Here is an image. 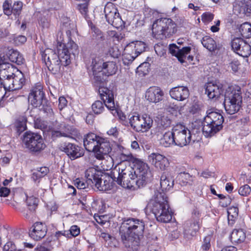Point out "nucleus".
<instances>
[{"label":"nucleus","instance_id":"29","mask_svg":"<svg viewBox=\"0 0 251 251\" xmlns=\"http://www.w3.org/2000/svg\"><path fill=\"white\" fill-rule=\"evenodd\" d=\"M137 56L138 53L135 52V48H132L131 50L128 52L126 50V46L125 47L123 54V61L125 65H128Z\"/></svg>","mask_w":251,"mask_h":251},{"label":"nucleus","instance_id":"18","mask_svg":"<svg viewBox=\"0 0 251 251\" xmlns=\"http://www.w3.org/2000/svg\"><path fill=\"white\" fill-rule=\"evenodd\" d=\"M59 149L64 152L71 160L75 159L83 155L81 147L70 142H64L60 144Z\"/></svg>","mask_w":251,"mask_h":251},{"label":"nucleus","instance_id":"26","mask_svg":"<svg viewBox=\"0 0 251 251\" xmlns=\"http://www.w3.org/2000/svg\"><path fill=\"white\" fill-rule=\"evenodd\" d=\"M98 181L96 182V187L100 191H107L110 190L113 187V182L115 181L113 180L111 177V173L110 176H101Z\"/></svg>","mask_w":251,"mask_h":251},{"label":"nucleus","instance_id":"41","mask_svg":"<svg viewBox=\"0 0 251 251\" xmlns=\"http://www.w3.org/2000/svg\"><path fill=\"white\" fill-rule=\"evenodd\" d=\"M104 103L100 100L95 101L92 105V109L96 114H100L104 110Z\"/></svg>","mask_w":251,"mask_h":251},{"label":"nucleus","instance_id":"56","mask_svg":"<svg viewBox=\"0 0 251 251\" xmlns=\"http://www.w3.org/2000/svg\"><path fill=\"white\" fill-rule=\"evenodd\" d=\"M3 251H18L16 250L15 245L12 242H8L3 246Z\"/></svg>","mask_w":251,"mask_h":251},{"label":"nucleus","instance_id":"4","mask_svg":"<svg viewBox=\"0 0 251 251\" xmlns=\"http://www.w3.org/2000/svg\"><path fill=\"white\" fill-rule=\"evenodd\" d=\"M58 54L53 50L47 49L41 51L42 60L46 64L48 61L60 59L64 66H66L71 63L72 56L75 57L78 54V46L72 40H70L66 45L61 42H58Z\"/></svg>","mask_w":251,"mask_h":251},{"label":"nucleus","instance_id":"11","mask_svg":"<svg viewBox=\"0 0 251 251\" xmlns=\"http://www.w3.org/2000/svg\"><path fill=\"white\" fill-rule=\"evenodd\" d=\"M129 123L133 130L138 132H146L152 127L153 120L147 114L140 115L137 113L129 116Z\"/></svg>","mask_w":251,"mask_h":251},{"label":"nucleus","instance_id":"40","mask_svg":"<svg viewBox=\"0 0 251 251\" xmlns=\"http://www.w3.org/2000/svg\"><path fill=\"white\" fill-rule=\"evenodd\" d=\"M9 59L11 61L21 65L24 63V59L22 55L17 50H13L9 55Z\"/></svg>","mask_w":251,"mask_h":251},{"label":"nucleus","instance_id":"31","mask_svg":"<svg viewBox=\"0 0 251 251\" xmlns=\"http://www.w3.org/2000/svg\"><path fill=\"white\" fill-rule=\"evenodd\" d=\"M49 70L53 74H57L61 71V66L64 65L61 59H57L55 60L48 61L46 63Z\"/></svg>","mask_w":251,"mask_h":251},{"label":"nucleus","instance_id":"5","mask_svg":"<svg viewBox=\"0 0 251 251\" xmlns=\"http://www.w3.org/2000/svg\"><path fill=\"white\" fill-rule=\"evenodd\" d=\"M83 144L88 151H93L96 157L100 160L104 158L111 150L110 142L93 133L86 135L83 140Z\"/></svg>","mask_w":251,"mask_h":251},{"label":"nucleus","instance_id":"7","mask_svg":"<svg viewBox=\"0 0 251 251\" xmlns=\"http://www.w3.org/2000/svg\"><path fill=\"white\" fill-rule=\"evenodd\" d=\"M176 30V24L170 18L157 19L152 25L153 36L157 39L169 37L175 33Z\"/></svg>","mask_w":251,"mask_h":251},{"label":"nucleus","instance_id":"60","mask_svg":"<svg viewBox=\"0 0 251 251\" xmlns=\"http://www.w3.org/2000/svg\"><path fill=\"white\" fill-rule=\"evenodd\" d=\"M69 232L72 236L75 237L80 233V229L77 226L74 225L71 227Z\"/></svg>","mask_w":251,"mask_h":251},{"label":"nucleus","instance_id":"57","mask_svg":"<svg viewBox=\"0 0 251 251\" xmlns=\"http://www.w3.org/2000/svg\"><path fill=\"white\" fill-rule=\"evenodd\" d=\"M82 3L78 5L77 8L82 14H86L88 10V2L83 1Z\"/></svg>","mask_w":251,"mask_h":251},{"label":"nucleus","instance_id":"16","mask_svg":"<svg viewBox=\"0 0 251 251\" xmlns=\"http://www.w3.org/2000/svg\"><path fill=\"white\" fill-rule=\"evenodd\" d=\"M104 12L107 22L118 28L122 25V20L117 9L112 3L107 4L104 7Z\"/></svg>","mask_w":251,"mask_h":251},{"label":"nucleus","instance_id":"61","mask_svg":"<svg viewBox=\"0 0 251 251\" xmlns=\"http://www.w3.org/2000/svg\"><path fill=\"white\" fill-rule=\"evenodd\" d=\"M231 199L229 196H226L220 201V204L223 207H227L230 204Z\"/></svg>","mask_w":251,"mask_h":251},{"label":"nucleus","instance_id":"13","mask_svg":"<svg viewBox=\"0 0 251 251\" xmlns=\"http://www.w3.org/2000/svg\"><path fill=\"white\" fill-rule=\"evenodd\" d=\"M173 131L176 146L183 147L190 143L192 140L190 131L181 125L174 127Z\"/></svg>","mask_w":251,"mask_h":251},{"label":"nucleus","instance_id":"50","mask_svg":"<svg viewBox=\"0 0 251 251\" xmlns=\"http://www.w3.org/2000/svg\"><path fill=\"white\" fill-rule=\"evenodd\" d=\"M109 54L113 58H118L121 55V51L116 46L111 47L109 50Z\"/></svg>","mask_w":251,"mask_h":251},{"label":"nucleus","instance_id":"63","mask_svg":"<svg viewBox=\"0 0 251 251\" xmlns=\"http://www.w3.org/2000/svg\"><path fill=\"white\" fill-rule=\"evenodd\" d=\"M240 66V62L237 60H233L229 64V67L231 68L234 72L238 71L239 66Z\"/></svg>","mask_w":251,"mask_h":251},{"label":"nucleus","instance_id":"45","mask_svg":"<svg viewBox=\"0 0 251 251\" xmlns=\"http://www.w3.org/2000/svg\"><path fill=\"white\" fill-rule=\"evenodd\" d=\"M22 7V2L20 1L15 2L12 7V13L15 16H19L21 13Z\"/></svg>","mask_w":251,"mask_h":251},{"label":"nucleus","instance_id":"38","mask_svg":"<svg viewBox=\"0 0 251 251\" xmlns=\"http://www.w3.org/2000/svg\"><path fill=\"white\" fill-rule=\"evenodd\" d=\"M246 3L239 1L235 3L233 6V11L236 15L247 14Z\"/></svg>","mask_w":251,"mask_h":251},{"label":"nucleus","instance_id":"39","mask_svg":"<svg viewBox=\"0 0 251 251\" xmlns=\"http://www.w3.org/2000/svg\"><path fill=\"white\" fill-rule=\"evenodd\" d=\"M26 202L28 210L33 212L38 206V199L34 196L27 197Z\"/></svg>","mask_w":251,"mask_h":251},{"label":"nucleus","instance_id":"24","mask_svg":"<svg viewBox=\"0 0 251 251\" xmlns=\"http://www.w3.org/2000/svg\"><path fill=\"white\" fill-rule=\"evenodd\" d=\"M164 93L163 91L158 87H151L147 90L145 97L150 102L157 103L162 100Z\"/></svg>","mask_w":251,"mask_h":251},{"label":"nucleus","instance_id":"20","mask_svg":"<svg viewBox=\"0 0 251 251\" xmlns=\"http://www.w3.org/2000/svg\"><path fill=\"white\" fill-rule=\"evenodd\" d=\"M99 92L105 106L110 110H115V105L113 91L107 87L100 86Z\"/></svg>","mask_w":251,"mask_h":251},{"label":"nucleus","instance_id":"30","mask_svg":"<svg viewBox=\"0 0 251 251\" xmlns=\"http://www.w3.org/2000/svg\"><path fill=\"white\" fill-rule=\"evenodd\" d=\"M175 137L174 136L173 129L172 131H168L165 132L163 137L160 139V144L164 147H169L171 145H175Z\"/></svg>","mask_w":251,"mask_h":251},{"label":"nucleus","instance_id":"53","mask_svg":"<svg viewBox=\"0 0 251 251\" xmlns=\"http://www.w3.org/2000/svg\"><path fill=\"white\" fill-rule=\"evenodd\" d=\"M201 17L202 21L205 24H207L212 21L214 18V15L211 13L206 12L202 14Z\"/></svg>","mask_w":251,"mask_h":251},{"label":"nucleus","instance_id":"42","mask_svg":"<svg viewBox=\"0 0 251 251\" xmlns=\"http://www.w3.org/2000/svg\"><path fill=\"white\" fill-rule=\"evenodd\" d=\"M191 50V48L190 47H185L182 49H179V53L177 55L178 60L181 62L183 63L184 59Z\"/></svg>","mask_w":251,"mask_h":251},{"label":"nucleus","instance_id":"34","mask_svg":"<svg viewBox=\"0 0 251 251\" xmlns=\"http://www.w3.org/2000/svg\"><path fill=\"white\" fill-rule=\"evenodd\" d=\"M246 238V234L242 229H234L230 235V240L232 243H241Z\"/></svg>","mask_w":251,"mask_h":251},{"label":"nucleus","instance_id":"1","mask_svg":"<svg viewBox=\"0 0 251 251\" xmlns=\"http://www.w3.org/2000/svg\"><path fill=\"white\" fill-rule=\"evenodd\" d=\"M150 175L148 165L140 160L136 161L133 168L125 163H118L111 171L113 180L126 188L144 186Z\"/></svg>","mask_w":251,"mask_h":251},{"label":"nucleus","instance_id":"2","mask_svg":"<svg viewBox=\"0 0 251 251\" xmlns=\"http://www.w3.org/2000/svg\"><path fill=\"white\" fill-rule=\"evenodd\" d=\"M145 224L142 220L133 218L125 220L119 228V234L124 246L130 251H137L140 246Z\"/></svg>","mask_w":251,"mask_h":251},{"label":"nucleus","instance_id":"14","mask_svg":"<svg viewBox=\"0 0 251 251\" xmlns=\"http://www.w3.org/2000/svg\"><path fill=\"white\" fill-rule=\"evenodd\" d=\"M200 212L194 210L192 213V219L187 221L184 224V235L190 239L196 235L200 227Z\"/></svg>","mask_w":251,"mask_h":251},{"label":"nucleus","instance_id":"25","mask_svg":"<svg viewBox=\"0 0 251 251\" xmlns=\"http://www.w3.org/2000/svg\"><path fill=\"white\" fill-rule=\"evenodd\" d=\"M223 92V89L221 84L208 83L205 88V93L210 99L216 100Z\"/></svg>","mask_w":251,"mask_h":251},{"label":"nucleus","instance_id":"54","mask_svg":"<svg viewBox=\"0 0 251 251\" xmlns=\"http://www.w3.org/2000/svg\"><path fill=\"white\" fill-rule=\"evenodd\" d=\"M177 177L180 182L185 184L190 180L191 176L188 173L184 172L180 173Z\"/></svg>","mask_w":251,"mask_h":251},{"label":"nucleus","instance_id":"32","mask_svg":"<svg viewBox=\"0 0 251 251\" xmlns=\"http://www.w3.org/2000/svg\"><path fill=\"white\" fill-rule=\"evenodd\" d=\"M174 181L173 177L166 175H162L160 178V186L162 191H168L173 186Z\"/></svg>","mask_w":251,"mask_h":251},{"label":"nucleus","instance_id":"19","mask_svg":"<svg viewBox=\"0 0 251 251\" xmlns=\"http://www.w3.org/2000/svg\"><path fill=\"white\" fill-rule=\"evenodd\" d=\"M149 161L157 170H165L169 167V161L168 159L160 153H152L149 155Z\"/></svg>","mask_w":251,"mask_h":251},{"label":"nucleus","instance_id":"43","mask_svg":"<svg viewBox=\"0 0 251 251\" xmlns=\"http://www.w3.org/2000/svg\"><path fill=\"white\" fill-rule=\"evenodd\" d=\"M41 111H43L49 117H52L54 115V112L50 106L48 104V101L43 102L40 107H38Z\"/></svg>","mask_w":251,"mask_h":251},{"label":"nucleus","instance_id":"9","mask_svg":"<svg viewBox=\"0 0 251 251\" xmlns=\"http://www.w3.org/2000/svg\"><path fill=\"white\" fill-rule=\"evenodd\" d=\"M117 69L114 61L95 63L93 66L94 78L98 82L103 83L106 81L107 76L115 74Z\"/></svg>","mask_w":251,"mask_h":251},{"label":"nucleus","instance_id":"44","mask_svg":"<svg viewBox=\"0 0 251 251\" xmlns=\"http://www.w3.org/2000/svg\"><path fill=\"white\" fill-rule=\"evenodd\" d=\"M34 127L37 129H40L43 131L47 129L48 125L47 122L42 120L40 118H37L34 120Z\"/></svg>","mask_w":251,"mask_h":251},{"label":"nucleus","instance_id":"21","mask_svg":"<svg viewBox=\"0 0 251 251\" xmlns=\"http://www.w3.org/2000/svg\"><path fill=\"white\" fill-rule=\"evenodd\" d=\"M171 97L178 101H183L187 99L190 96V92L187 87L178 86L170 90Z\"/></svg>","mask_w":251,"mask_h":251},{"label":"nucleus","instance_id":"59","mask_svg":"<svg viewBox=\"0 0 251 251\" xmlns=\"http://www.w3.org/2000/svg\"><path fill=\"white\" fill-rule=\"evenodd\" d=\"M26 41V38L23 35H19L14 38V42L18 46L22 45Z\"/></svg>","mask_w":251,"mask_h":251},{"label":"nucleus","instance_id":"15","mask_svg":"<svg viewBox=\"0 0 251 251\" xmlns=\"http://www.w3.org/2000/svg\"><path fill=\"white\" fill-rule=\"evenodd\" d=\"M47 99L40 83H37L32 87L28 95L29 102L35 108L40 107Z\"/></svg>","mask_w":251,"mask_h":251},{"label":"nucleus","instance_id":"55","mask_svg":"<svg viewBox=\"0 0 251 251\" xmlns=\"http://www.w3.org/2000/svg\"><path fill=\"white\" fill-rule=\"evenodd\" d=\"M164 128H167L170 126L171 120L167 116H162L159 123Z\"/></svg>","mask_w":251,"mask_h":251},{"label":"nucleus","instance_id":"22","mask_svg":"<svg viewBox=\"0 0 251 251\" xmlns=\"http://www.w3.org/2000/svg\"><path fill=\"white\" fill-rule=\"evenodd\" d=\"M29 236L35 240H39L44 238L47 234V227L45 224L36 222L31 227Z\"/></svg>","mask_w":251,"mask_h":251},{"label":"nucleus","instance_id":"17","mask_svg":"<svg viewBox=\"0 0 251 251\" xmlns=\"http://www.w3.org/2000/svg\"><path fill=\"white\" fill-rule=\"evenodd\" d=\"M232 50L243 57H248L251 53L250 45L240 38L233 39L231 43Z\"/></svg>","mask_w":251,"mask_h":251},{"label":"nucleus","instance_id":"62","mask_svg":"<svg viewBox=\"0 0 251 251\" xmlns=\"http://www.w3.org/2000/svg\"><path fill=\"white\" fill-rule=\"evenodd\" d=\"M210 238L209 237L204 238L203 243L202 245L201 248L203 251H207L210 247Z\"/></svg>","mask_w":251,"mask_h":251},{"label":"nucleus","instance_id":"12","mask_svg":"<svg viewBox=\"0 0 251 251\" xmlns=\"http://www.w3.org/2000/svg\"><path fill=\"white\" fill-rule=\"evenodd\" d=\"M23 142L26 148L32 152H39L46 148L42 136L31 131L25 132L23 135Z\"/></svg>","mask_w":251,"mask_h":251},{"label":"nucleus","instance_id":"48","mask_svg":"<svg viewBox=\"0 0 251 251\" xmlns=\"http://www.w3.org/2000/svg\"><path fill=\"white\" fill-rule=\"evenodd\" d=\"M154 50L158 56H163L166 51V48L162 44H157L154 47Z\"/></svg>","mask_w":251,"mask_h":251},{"label":"nucleus","instance_id":"6","mask_svg":"<svg viewBox=\"0 0 251 251\" xmlns=\"http://www.w3.org/2000/svg\"><path fill=\"white\" fill-rule=\"evenodd\" d=\"M224 119L219 112L207 111L205 117L202 127L203 133L205 136L211 137L223 128Z\"/></svg>","mask_w":251,"mask_h":251},{"label":"nucleus","instance_id":"52","mask_svg":"<svg viewBox=\"0 0 251 251\" xmlns=\"http://www.w3.org/2000/svg\"><path fill=\"white\" fill-rule=\"evenodd\" d=\"M16 127L17 132H18L19 134L23 132L26 129V128L25 121L24 120H23L22 121L19 120L17 121L16 123Z\"/></svg>","mask_w":251,"mask_h":251},{"label":"nucleus","instance_id":"58","mask_svg":"<svg viewBox=\"0 0 251 251\" xmlns=\"http://www.w3.org/2000/svg\"><path fill=\"white\" fill-rule=\"evenodd\" d=\"M179 48L176 44H171L169 46L170 52L174 56L177 57Z\"/></svg>","mask_w":251,"mask_h":251},{"label":"nucleus","instance_id":"28","mask_svg":"<svg viewBox=\"0 0 251 251\" xmlns=\"http://www.w3.org/2000/svg\"><path fill=\"white\" fill-rule=\"evenodd\" d=\"M100 176H101V172L93 167L88 168L85 172L87 183L90 185H96V182L98 181Z\"/></svg>","mask_w":251,"mask_h":251},{"label":"nucleus","instance_id":"49","mask_svg":"<svg viewBox=\"0 0 251 251\" xmlns=\"http://www.w3.org/2000/svg\"><path fill=\"white\" fill-rule=\"evenodd\" d=\"M228 220L229 222L230 217L232 218H236L238 215V208L237 206H231L229 207L227 210Z\"/></svg>","mask_w":251,"mask_h":251},{"label":"nucleus","instance_id":"64","mask_svg":"<svg viewBox=\"0 0 251 251\" xmlns=\"http://www.w3.org/2000/svg\"><path fill=\"white\" fill-rule=\"evenodd\" d=\"M58 101V108L60 109V110H61L63 108H64L65 106H67V100H66L65 97H60L59 98Z\"/></svg>","mask_w":251,"mask_h":251},{"label":"nucleus","instance_id":"37","mask_svg":"<svg viewBox=\"0 0 251 251\" xmlns=\"http://www.w3.org/2000/svg\"><path fill=\"white\" fill-rule=\"evenodd\" d=\"M75 25L73 23H71L70 20L66 18L63 22L62 29L65 30L69 38L71 35V31L75 29Z\"/></svg>","mask_w":251,"mask_h":251},{"label":"nucleus","instance_id":"46","mask_svg":"<svg viewBox=\"0 0 251 251\" xmlns=\"http://www.w3.org/2000/svg\"><path fill=\"white\" fill-rule=\"evenodd\" d=\"M149 64L147 62H144L139 65L137 68V72L140 75H145L149 72Z\"/></svg>","mask_w":251,"mask_h":251},{"label":"nucleus","instance_id":"10","mask_svg":"<svg viewBox=\"0 0 251 251\" xmlns=\"http://www.w3.org/2000/svg\"><path fill=\"white\" fill-rule=\"evenodd\" d=\"M242 102V97L240 91H226L224 104L227 113L232 115L237 112L241 106Z\"/></svg>","mask_w":251,"mask_h":251},{"label":"nucleus","instance_id":"27","mask_svg":"<svg viewBox=\"0 0 251 251\" xmlns=\"http://www.w3.org/2000/svg\"><path fill=\"white\" fill-rule=\"evenodd\" d=\"M116 154V157L121 160L120 163H125V164L129 165V162L134 160L131 153L121 146H118Z\"/></svg>","mask_w":251,"mask_h":251},{"label":"nucleus","instance_id":"3","mask_svg":"<svg viewBox=\"0 0 251 251\" xmlns=\"http://www.w3.org/2000/svg\"><path fill=\"white\" fill-rule=\"evenodd\" d=\"M145 209L146 212L152 213L158 222L168 223L172 219L167 197L164 192L155 191Z\"/></svg>","mask_w":251,"mask_h":251},{"label":"nucleus","instance_id":"35","mask_svg":"<svg viewBox=\"0 0 251 251\" xmlns=\"http://www.w3.org/2000/svg\"><path fill=\"white\" fill-rule=\"evenodd\" d=\"M203 46L209 50L213 51L217 49V44L213 38L208 36H205L201 40Z\"/></svg>","mask_w":251,"mask_h":251},{"label":"nucleus","instance_id":"36","mask_svg":"<svg viewBox=\"0 0 251 251\" xmlns=\"http://www.w3.org/2000/svg\"><path fill=\"white\" fill-rule=\"evenodd\" d=\"M240 32L242 36L245 38L251 37V24L246 22L240 25Z\"/></svg>","mask_w":251,"mask_h":251},{"label":"nucleus","instance_id":"8","mask_svg":"<svg viewBox=\"0 0 251 251\" xmlns=\"http://www.w3.org/2000/svg\"><path fill=\"white\" fill-rule=\"evenodd\" d=\"M0 75L2 79L0 83L3 85L5 90L14 91L21 89L25 82L24 74L19 70H16L14 73L9 74L7 70L3 69V70H0Z\"/></svg>","mask_w":251,"mask_h":251},{"label":"nucleus","instance_id":"33","mask_svg":"<svg viewBox=\"0 0 251 251\" xmlns=\"http://www.w3.org/2000/svg\"><path fill=\"white\" fill-rule=\"evenodd\" d=\"M135 48V52L138 53V56L142 52L145 51L146 45V44L142 41H136L129 43L126 45V50L129 51L131 49Z\"/></svg>","mask_w":251,"mask_h":251},{"label":"nucleus","instance_id":"47","mask_svg":"<svg viewBox=\"0 0 251 251\" xmlns=\"http://www.w3.org/2000/svg\"><path fill=\"white\" fill-rule=\"evenodd\" d=\"M251 192V188L248 184L241 186L238 190L239 194L244 197L248 196Z\"/></svg>","mask_w":251,"mask_h":251},{"label":"nucleus","instance_id":"23","mask_svg":"<svg viewBox=\"0 0 251 251\" xmlns=\"http://www.w3.org/2000/svg\"><path fill=\"white\" fill-rule=\"evenodd\" d=\"M51 135L54 139L61 137H70L72 135V129L68 125L58 124L55 128L51 130Z\"/></svg>","mask_w":251,"mask_h":251},{"label":"nucleus","instance_id":"51","mask_svg":"<svg viewBox=\"0 0 251 251\" xmlns=\"http://www.w3.org/2000/svg\"><path fill=\"white\" fill-rule=\"evenodd\" d=\"M3 10L4 13L7 15L9 16L12 14V10L11 4L9 3L8 0H5L3 3Z\"/></svg>","mask_w":251,"mask_h":251}]
</instances>
